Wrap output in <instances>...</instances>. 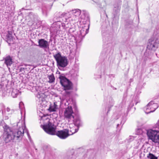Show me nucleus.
Returning a JSON list of instances; mask_svg holds the SVG:
<instances>
[{
	"instance_id": "obj_1",
	"label": "nucleus",
	"mask_w": 159,
	"mask_h": 159,
	"mask_svg": "<svg viewBox=\"0 0 159 159\" xmlns=\"http://www.w3.org/2000/svg\"><path fill=\"white\" fill-rule=\"evenodd\" d=\"M4 130L3 138L5 142L8 143L15 139L16 140H21L24 133H26L28 136L30 138L29 132L25 128V122L21 124V126L15 131H13L6 124H4L3 125Z\"/></svg>"
},
{
	"instance_id": "obj_2",
	"label": "nucleus",
	"mask_w": 159,
	"mask_h": 159,
	"mask_svg": "<svg viewBox=\"0 0 159 159\" xmlns=\"http://www.w3.org/2000/svg\"><path fill=\"white\" fill-rule=\"evenodd\" d=\"M0 93L3 96L9 95L10 92L13 98L16 97L21 93L20 88L13 80H2L0 82Z\"/></svg>"
},
{
	"instance_id": "obj_3",
	"label": "nucleus",
	"mask_w": 159,
	"mask_h": 159,
	"mask_svg": "<svg viewBox=\"0 0 159 159\" xmlns=\"http://www.w3.org/2000/svg\"><path fill=\"white\" fill-rule=\"evenodd\" d=\"M43 128L47 133L52 135H56L61 139H65L69 136V130L68 129L56 132V127L49 121L48 124L43 125Z\"/></svg>"
},
{
	"instance_id": "obj_4",
	"label": "nucleus",
	"mask_w": 159,
	"mask_h": 159,
	"mask_svg": "<svg viewBox=\"0 0 159 159\" xmlns=\"http://www.w3.org/2000/svg\"><path fill=\"white\" fill-rule=\"evenodd\" d=\"M74 113L71 107L69 106L65 108L64 111V116L66 119L69 122L71 125L74 123L75 125L78 126L80 123V118L74 116Z\"/></svg>"
},
{
	"instance_id": "obj_5",
	"label": "nucleus",
	"mask_w": 159,
	"mask_h": 159,
	"mask_svg": "<svg viewBox=\"0 0 159 159\" xmlns=\"http://www.w3.org/2000/svg\"><path fill=\"white\" fill-rule=\"evenodd\" d=\"M159 30H156L154 32L152 37L149 40L147 48L148 49L155 51L158 48L159 43Z\"/></svg>"
},
{
	"instance_id": "obj_6",
	"label": "nucleus",
	"mask_w": 159,
	"mask_h": 159,
	"mask_svg": "<svg viewBox=\"0 0 159 159\" xmlns=\"http://www.w3.org/2000/svg\"><path fill=\"white\" fill-rule=\"evenodd\" d=\"M53 57L55 58L57 63V66L61 67H65L68 64L67 59L65 56H62L61 53L59 52L54 55Z\"/></svg>"
},
{
	"instance_id": "obj_7",
	"label": "nucleus",
	"mask_w": 159,
	"mask_h": 159,
	"mask_svg": "<svg viewBox=\"0 0 159 159\" xmlns=\"http://www.w3.org/2000/svg\"><path fill=\"white\" fill-rule=\"evenodd\" d=\"M81 13V11L79 9H75L70 11L68 12H63L61 15L60 17H63L69 18H72V20H75L77 17L80 16Z\"/></svg>"
},
{
	"instance_id": "obj_8",
	"label": "nucleus",
	"mask_w": 159,
	"mask_h": 159,
	"mask_svg": "<svg viewBox=\"0 0 159 159\" xmlns=\"http://www.w3.org/2000/svg\"><path fill=\"white\" fill-rule=\"evenodd\" d=\"M147 134L149 139L155 143H159V131L150 129L148 131Z\"/></svg>"
},
{
	"instance_id": "obj_9",
	"label": "nucleus",
	"mask_w": 159,
	"mask_h": 159,
	"mask_svg": "<svg viewBox=\"0 0 159 159\" xmlns=\"http://www.w3.org/2000/svg\"><path fill=\"white\" fill-rule=\"evenodd\" d=\"M158 107L157 103H154L153 101H151L144 107L143 109L145 113L148 114L154 111Z\"/></svg>"
},
{
	"instance_id": "obj_10",
	"label": "nucleus",
	"mask_w": 159,
	"mask_h": 159,
	"mask_svg": "<svg viewBox=\"0 0 159 159\" xmlns=\"http://www.w3.org/2000/svg\"><path fill=\"white\" fill-rule=\"evenodd\" d=\"M60 83L65 90L72 89V84L70 80H60Z\"/></svg>"
},
{
	"instance_id": "obj_11",
	"label": "nucleus",
	"mask_w": 159,
	"mask_h": 159,
	"mask_svg": "<svg viewBox=\"0 0 159 159\" xmlns=\"http://www.w3.org/2000/svg\"><path fill=\"white\" fill-rule=\"evenodd\" d=\"M45 95L43 93L38 92L36 95V102L38 104L43 105V102H45Z\"/></svg>"
},
{
	"instance_id": "obj_12",
	"label": "nucleus",
	"mask_w": 159,
	"mask_h": 159,
	"mask_svg": "<svg viewBox=\"0 0 159 159\" xmlns=\"http://www.w3.org/2000/svg\"><path fill=\"white\" fill-rule=\"evenodd\" d=\"M39 45H38L40 48H49V44L48 41L44 39H39L38 41Z\"/></svg>"
},
{
	"instance_id": "obj_13",
	"label": "nucleus",
	"mask_w": 159,
	"mask_h": 159,
	"mask_svg": "<svg viewBox=\"0 0 159 159\" xmlns=\"http://www.w3.org/2000/svg\"><path fill=\"white\" fill-rule=\"evenodd\" d=\"M89 25H88L86 26L85 25L83 27L82 29L80 30V34L81 36L84 37L88 33L89 28Z\"/></svg>"
},
{
	"instance_id": "obj_14",
	"label": "nucleus",
	"mask_w": 159,
	"mask_h": 159,
	"mask_svg": "<svg viewBox=\"0 0 159 159\" xmlns=\"http://www.w3.org/2000/svg\"><path fill=\"white\" fill-rule=\"evenodd\" d=\"M73 124L75 125V126H76L77 128H70V130H69V135H71L77 132L79 130V126L80 125V123L78 126L75 125L74 123Z\"/></svg>"
},
{
	"instance_id": "obj_15",
	"label": "nucleus",
	"mask_w": 159,
	"mask_h": 159,
	"mask_svg": "<svg viewBox=\"0 0 159 159\" xmlns=\"http://www.w3.org/2000/svg\"><path fill=\"white\" fill-rule=\"evenodd\" d=\"M5 60V63L8 67L9 66H10L12 64V62L11 58L10 56H7L4 58Z\"/></svg>"
},
{
	"instance_id": "obj_16",
	"label": "nucleus",
	"mask_w": 159,
	"mask_h": 159,
	"mask_svg": "<svg viewBox=\"0 0 159 159\" xmlns=\"http://www.w3.org/2000/svg\"><path fill=\"white\" fill-rule=\"evenodd\" d=\"M30 86L31 87H29L28 89L31 90L33 92H37L39 90V88L38 86H35V84L34 83H31Z\"/></svg>"
},
{
	"instance_id": "obj_17",
	"label": "nucleus",
	"mask_w": 159,
	"mask_h": 159,
	"mask_svg": "<svg viewBox=\"0 0 159 159\" xmlns=\"http://www.w3.org/2000/svg\"><path fill=\"white\" fill-rule=\"evenodd\" d=\"M31 83H34L33 82H31L30 80H21V84H24V85L27 86V89L29 88V87H31L30 85Z\"/></svg>"
},
{
	"instance_id": "obj_18",
	"label": "nucleus",
	"mask_w": 159,
	"mask_h": 159,
	"mask_svg": "<svg viewBox=\"0 0 159 159\" xmlns=\"http://www.w3.org/2000/svg\"><path fill=\"white\" fill-rule=\"evenodd\" d=\"M108 102L107 104L108 107H112L114 104V101L113 98L111 97H109L107 98Z\"/></svg>"
},
{
	"instance_id": "obj_19",
	"label": "nucleus",
	"mask_w": 159,
	"mask_h": 159,
	"mask_svg": "<svg viewBox=\"0 0 159 159\" xmlns=\"http://www.w3.org/2000/svg\"><path fill=\"white\" fill-rule=\"evenodd\" d=\"M12 32L11 31H8L6 36V39L8 41V43H11V40H12L13 37L12 36Z\"/></svg>"
},
{
	"instance_id": "obj_20",
	"label": "nucleus",
	"mask_w": 159,
	"mask_h": 159,
	"mask_svg": "<svg viewBox=\"0 0 159 159\" xmlns=\"http://www.w3.org/2000/svg\"><path fill=\"white\" fill-rule=\"evenodd\" d=\"M58 108V106L56 102H54L53 105L49 107V110L51 111H55Z\"/></svg>"
},
{
	"instance_id": "obj_21",
	"label": "nucleus",
	"mask_w": 159,
	"mask_h": 159,
	"mask_svg": "<svg viewBox=\"0 0 159 159\" xmlns=\"http://www.w3.org/2000/svg\"><path fill=\"white\" fill-rule=\"evenodd\" d=\"M148 159H158L157 157L151 153H149L147 156Z\"/></svg>"
},
{
	"instance_id": "obj_22",
	"label": "nucleus",
	"mask_w": 159,
	"mask_h": 159,
	"mask_svg": "<svg viewBox=\"0 0 159 159\" xmlns=\"http://www.w3.org/2000/svg\"><path fill=\"white\" fill-rule=\"evenodd\" d=\"M29 16L31 20H34L36 17V16L33 13L31 12L29 13Z\"/></svg>"
},
{
	"instance_id": "obj_23",
	"label": "nucleus",
	"mask_w": 159,
	"mask_h": 159,
	"mask_svg": "<svg viewBox=\"0 0 159 159\" xmlns=\"http://www.w3.org/2000/svg\"><path fill=\"white\" fill-rule=\"evenodd\" d=\"M59 78L60 79V80H68V79L66 78L64 76V75L63 74L60 75Z\"/></svg>"
},
{
	"instance_id": "obj_24",
	"label": "nucleus",
	"mask_w": 159,
	"mask_h": 159,
	"mask_svg": "<svg viewBox=\"0 0 159 159\" xmlns=\"http://www.w3.org/2000/svg\"><path fill=\"white\" fill-rule=\"evenodd\" d=\"M139 98L138 96H136L135 97V99L134 100V102H135V104L136 105L139 102Z\"/></svg>"
},
{
	"instance_id": "obj_25",
	"label": "nucleus",
	"mask_w": 159,
	"mask_h": 159,
	"mask_svg": "<svg viewBox=\"0 0 159 159\" xmlns=\"http://www.w3.org/2000/svg\"><path fill=\"white\" fill-rule=\"evenodd\" d=\"M49 80H55V78L53 74L48 76Z\"/></svg>"
},
{
	"instance_id": "obj_26",
	"label": "nucleus",
	"mask_w": 159,
	"mask_h": 159,
	"mask_svg": "<svg viewBox=\"0 0 159 159\" xmlns=\"http://www.w3.org/2000/svg\"><path fill=\"white\" fill-rule=\"evenodd\" d=\"M134 140V137L133 136H130L129 137V139L128 140V142H130L131 141H132L133 140Z\"/></svg>"
},
{
	"instance_id": "obj_27",
	"label": "nucleus",
	"mask_w": 159,
	"mask_h": 159,
	"mask_svg": "<svg viewBox=\"0 0 159 159\" xmlns=\"http://www.w3.org/2000/svg\"><path fill=\"white\" fill-rule=\"evenodd\" d=\"M6 111L7 112H9L11 111V113L12 112H13V111L12 110H11L10 109L9 107H7L6 108Z\"/></svg>"
},
{
	"instance_id": "obj_28",
	"label": "nucleus",
	"mask_w": 159,
	"mask_h": 159,
	"mask_svg": "<svg viewBox=\"0 0 159 159\" xmlns=\"http://www.w3.org/2000/svg\"><path fill=\"white\" fill-rule=\"evenodd\" d=\"M54 80H49L48 81V82L50 83H52L54 82Z\"/></svg>"
},
{
	"instance_id": "obj_29",
	"label": "nucleus",
	"mask_w": 159,
	"mask_h": 159,
	"mask_svg": "<svg viewBox=\"0 0 159 159\" xmlns=\"http://www.w3.org/2000/svg\"><path fill=\"white\" fill-rule=\"evenodd\" d=\"M157 125L158 127L159 128V120H158V122L157 123Z\"/></svg>"
},
{
	"instance_id": "obj_30",
	"label": "nucleus",
	"mask_w": 159,
	"mask_h": 159,
	"mask_svg": "<svg viewBox=\"0 0 159 159\" xmlns=\"http://www.w3.org/2000/svg\"><path fill=\"white\" fill-rule=\"evenodd\" d=\"M66 92L67 93H68V94H69L70 93L69 91H66Z\"/></svg>"
},
{
	"instance_id": "obj_31",
	"label": "nucleus",
	"mask_w": 159,
	"mask_h": 159,
	"mask_svg": "<svg viewBox=\"0 0 159 159\" xmlns=\"http://www.w3.org/2000/svg\"><path fill=\"white\" fill-rule=\"evenodd\" d=\"M141 93V91H139L138 93V94H140Z\"/></svg>"
},
{
	"instance_id": "obj_32",
	"label": "nucleus",
	"mask_w": 159,
	"mask_h": 159,
	"mask_svg": "<svg viewBox=\"0 0 159 159\" xmlns=\"http://www.w3.org/2000/svg\"><path fill=\"white\" fill-rule=\"evenodd\" d=\"M8 118V117H6V119H7Z\"/></svg>"
},
{
	"instance_id": "obj_33",
	"label": "nucleus",
	"mask_w": 159,
	"mask_h": 159,
	"mask_svg": "<svg viewBox=\"0 0 159 159\" xmlns=\"http://www.w3.org/2000/svg\"><path fill=\"white\" fill-rule=\"evenodd\" d=\"M20 124V123H18V124H17V125H18L19 124Z\"/></svg>"
},
{
	"instance_id": "obj_34",
	"label": "nucleus",
	"mask_w": 159,
	"mask_h": 159,
	"mask_svg": "<svg viewBox=\"0 0 159 159\" xmlns=\"http://www.w3.org/2000/svg\"><path fill=\"white\" fill-rule=\"evenodd\" d=\"M118 125H119V124H118V125H117V126H118Z\"/></svg>"
}]
</instances>
